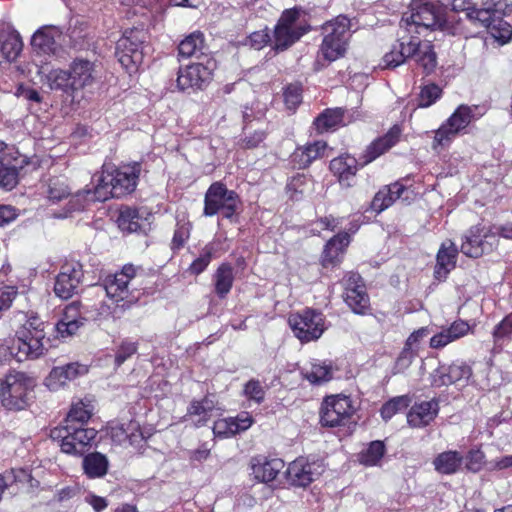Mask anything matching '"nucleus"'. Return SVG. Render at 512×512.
I'll use <instances>...</instances> for the list:
<instances>
[{"mask_svg":"<svg viewBox=\"0 0 512 512\" xmlns=\"http://www.w3.org/2000/svg\"><path fill=\"white\" fill-rule=\"evenodd\" d=\"M41 73L45 77L46 84L52 90H61L65 93H74L71 81L70 69L65 71L62 69H52L48 72L42 68Z\"/></svg>","mask_w":512,"mask_h":512,"instance_id":"35","label":"nucleus"},{"mask_svg":"<svg viewBox=\"0 0 512 512\" xmlns=\"http://www.w3.org/2000/svg\"><path fill=\"white\" fill-rule=\"evenodd\" d=\"M284 466V461L280 458L256 456L250 461L251 475L255 480L262 483H269L275 480Z\"/></svg>","mask_w":512,"mask_h":512,"instance_id":"22","label":"nucleus"},{"mask_svg":"<svg viewBox=\"0 0 512 512\" xmlns=\"http://www.w3.org/2000/svg\"><path fill=\"white\" fill-rule=\"evenodd\" d=\"M347 47L346 42L323 38L319 54L328 62H333L345 55Z\"/></svg>","mask_w":512,"mask_h":512,"instance_id":"43","label":"nucleus"},{"mask_svg":"<svg viewBox=\"0 0 512 512\" xmlns=\"http://www.w3.org/2000/svg\"><path fill=\"white\" fill-rule=\"evenodd\" d=\"M216 404L212 397H204L199 401H192L187 409L186 416L189 417L195 426L205 425L213 416Z\"/></svg>","mask_w":512,"mask_h":512,"instance_id":"30","label":"nucleus"},{"mask_svg":"<svg viewBox=\"0 0 512 512\" xmlns=\"http://www.w3.org/2000/svg\"><path fill=\"white\" fill-rule=\"evenodd\" d=\"M463 463L462 455L457 451L440 453L433 461L435 470L441 474L456 473Z\"/></svg>","mask_w":512,"mask_h":512,"instance_id":"37","label":"nucleus"},{"mask_svg":"<svg viewBox=\"0 0 512 512\" xmlns=\"http://www.w3.org/2000/svg\"><path fill=\"white\" fill-rule=\"evenodd\" d=\"M204 36L201 32H193L182 40L178 46L179 56L183 58L196 57L203 55Z\"/></svg>","mask_w":512,"mask_h":512,"instance_id":"38","label":"nucleus"},{"mask_svg":"<svg viewBox=\"0 0 512 512\" xmlns=\"http://www.w3.org/2000/svg\"><path fill=\"white\" fill-rule=\"evenodd\" d=\"M308 28L299 20V10H285L274 29L273 47L277 51H284L296 43Z\"/></svg>","mask_w":512,"mask_h":512,"instance_id":"7","label":"nucleus"},{"mask_svg":"<svg viewBox=\"0 0 512 512\" xmlns=\"http://www.w3.org/2000/svg\"><path fill=\"white\" fill-rule=\"evenodd\" d=\"M330 170L338 177L341 185L350 187L358 170V162L349 154L341 155L331 160Z\"/></svg>","mask_w":512,"mask_h":512,"instance_id":"26","label":"nucleus"},{"mask_svg":"<svg viewBox=\"0 0 512 512\" xmlns=\"http://www.w3.org/2000/svg\"><path fill=\"white\" fill-rule=\"evenodd\" d=\"M323 38L334 39L338 42L348 44L350 38V20L346 16H338L335 19L327 21L322 26Z\"/></svg>","mask_w":512,"mask_h":512,"instance_id":"33","label":"nucleus"},{"mask_svg":"<svg viewBox=\"0 0 512 512\" xmlns=\"http://www.w3.org/2000/svg\"><path fill=\"white\" fill-rule=\"evenodd\" d=\"M92 415V407L89 403L79 400L72 404L65 419V425L83 426Z\"/></svg>","mask_w":512,"mask_h":512,"instance_id":"41","label":"nucleus"},{"mask_svg":"<svg viewBox=\"0 0 512 512\" xmlns=\"http://www.w3.org/2000/svg\"><path fill=\"white\" fill-rule=\"evenodd\" d=\"M302 101L301 87L290 84L284 90V102L288 109L294 110Z\"/></svg>","mask_w":512,"mask_h":512,"instance_id":"53","label":"nucleus"},{"mask_svg":"<svg viewBox=\"0 0 512 512\" xmlns=\"http://www.w3.org/2000/svg\"><path fill=\"white\" fill-rule=\"evenodd\" d=\"M16 294L17 290L14 286L0 288V311L8 309L11 306Z\"/></svg>","mask_w":512,"mask_h":512,"instance_id":"64","label":"nucleus"},{"mask_svg":"<svg viewBox=\"0 0 512 512\" xmlns=\"http://www.w3.org/2000/svg\"><path fill=\"white\" fill-rule=\"evenodd\" d=\"M497 245L492 228L485 230L480 226L471 227L463 236L461 252L468 257L478 258L490 252Z\"/></svg>","mask_w":512,"mask_h":512,"instance_id":"15","label":"nucleus"},{"mask_svg":"<svg viewBox=\"0 0 512 512\" xmlns=\"http://www.w3.org/2000/svg\"><path fill=\"white\" fill-rule=\"evenodd\" d=\"M88 369L85 365L77 362L69 363L64 366L54 367L44 380V385L50 391H58L65 387L68 382L85 375Z\"/></svg>","mask_w":512,"mask_h":512,"instance_id":"21","label":"nucleus"},{"mask_svg":"<svg viewBox=\"0 0 512 512\" xmlns=\"http://www.w3.org/2000/svg\"><path fill=\"white\" fill-rule=\"evenodd\" d=\"M82 467L88 478H102L108 472L109 460L100 452L89 453L83 458Z\"/></svg>","mask_w":512,"mask_h":512,"instance_id":"34","label":"nucleus"},{"mask_svg":"<svg viewBox=\"0 0 512 512\" xmlns=\"http://www.w3.org/2000/svg\"><path fill=\"white\" fill-rule=\"evenodd\" d=\"M322 471V466L319 463H310L305 458L300 457L289 464L286 470V478L293 486L306 487L313 482Z\"/></svg>","mask_w":512,"mask_h":512,"instance_id":"17","label":"nucleus"},{"mask_svg":"<svg viewBox=\"0 0 512 512\" xmlns=\"http://www.w3.org/2000/svg\"><path fill=\"white\" fill-rule=\"evenodd\" d=\"M232 420L234 422V431L236 434L246 431L253 424V418L248 412H242L236 417H232Z\"/></svg>","mask_w":512,"mask_h":512,"instance_id":"63","label":"nucleus"},{"mask_svg":"<svg viewBox=\"0 0 512 512\" xmlns=\"http://www.w3.org/2000/svg\"><path fill=\"white\" fill-rule=\"evenodd\" d=\"M83 323L84 322L81 320H66L62 318L56 325L58 336L61 338H67L75 335Z\"/></svg>","mask_w":512,"mask_h":512,"instance_id":"52","label":"nucleus"},{"mask_svg":"<svg viewBox=\"0 0 512 512\" xmlns=\"http://www.w3.org/2000/svg\"><path fill=\"white\" fill-rule=\"evenodd\" d=\"M458 249L454 242L446 240L438 250L436 256V265L434 268V277L443 281L449 273L455 268L457 261Z\"/></svg>","mask_w":512,"mask_h":512,"instance_id":"23","label":"nucleus"},{"mask_svg":"<svg viewBox=\"0 0 512 512\" xmlns=\"http://www.w3.org/2000/svg\"><path fill=\"white\" fill-rule=\"evenodd\" d=\"M485 460L484 453L479 450H471L466 456V468L471 472H478L481 470Z\"/></svg>","mask_w":512,"mask_h":512,"instance_id":"58","label":"nucleus"},{"mask_svg":"<svg viewBox=\"0 0 512 512\" xmlns=\"http://www.w3.org/2000/svg\"><path fill=\"white\" fill-rule=\"evenodd\" d=\"M144 33L141 30L126 31L117 41L116 56L129 72L136 71L143 62Z\"/></svg>","mask_w":512,"mask_h":512,"instance_id":"11","label":"nucleus"},{"mask_svg":"<svg viewBox=\"0 0 512 512\" xmlns=\"http://www.w3.org/2000/svg\"><path fill=\"white\" fill-rule=\"evenodd\" d=\"M0 41L1 51L5 58L8 61L15 60L23 48V42L20 35L16 31H9L1 34Z\"/></svg>","mask_w":512,"mask_h":512,"instance_id":"39","label":"nucleus"},{"mask_svg":"<svg viewBox=\"0 0 512 512\" xmlns=\"http://www.w3.org/2000/svg\"><path fill=\"white\" fill-rule=\"evenodd\" d=\"M69 69L73 92L93 86L100 77L98 66L89 60L75 59Z\"/></svg>","mask_w":512,"mask_h":512,"instance_id":"19","label":"nucleus"},{"mask_svg":"<svg viewBox=\"0 0 512 512\" xmlns=\"http://www.w3.org/2000/svg\"><path fill=\"white\" fill-rule=\"evenodd\" d=\"M213 434L220 439L230 438L236 435L232 417L218 419L213 425Z\"/></svg>","mask_w":512,"mask_h":512,"instance_id":"49","label":"nucleus"},{"mask_svg":"<svg viewBox=\"0 0 512 512\" xmlns=\"http://www.w3.org/2000/svg\"><path fill=\"white\" fill-rule=\"evenodd\" d=\"M327 144L324 141H315L305 146L297 148L292 154V161L298 166V168L308 167L314 160L321 158Z\"/></svg>","mask_w":512,"mask_h":512,"instance_id":"31","label":"nucleus"},{"mask_svg":"<svg viewBox=\"0 0 512 512\" xmlns=\"http://www.w3.org/2000/svg\"><path fill=\"white\" fill-rule=\"evenodd\" d=\"M244 394L248 399L259 404L264 400L265 390L259 381L250 380L244 387Z\"/></svg>","mask_w":512,"mask_h":512,"instance_id":"56","label":"nucleus"},{"mask_svg":"<svg viewBox=\"0 0 512 512\" xmlns=\"http://www.w3.org/2000/svg\"><path fill=\"white\" fill-rule=\"evenodd\" d=\"M204 204L205 216H213L221 212L224 217L231 218L238 209L240 200L236 192L228 190L220 182H215L208 188Z\"/></svg>","mask_w":512,"mask_h":512,"instance_id":"9","label":"nucleus"},{"mask_svg":"<svg viewBox=\"0 0 512 512\" xmlns=\"http://www.w3.org/2000/svg\"><path fill=\"white\" fill-rule=\"evenodd\" d=\"M69 195V189L66 183L60 179L50 181L48 189V199L53 202H59Z\"/></svg>","mask_w":512,"mask_h":512,"instance_id":"50","label":"nucleus"},{"mask_svg":"<svg viewBox=\"0 0 512 512\" xmlns=\"http://www.w3.org/2000/svg\"><path fill=\"white\" fill-rule=\"evenodd\" d=\"M477 106L460 105L436 131L433 148L447 146L475 119Z\"/></svg>","mask_w":512,"mask_h":512,"instance_id":"10","label":"nucleus"},{"mask_svg":"<svg viewBox=\"0 0 512 512\" xmlns=\"http://www.w3.org/2000/svg\"><path fill=\"white\" fill-rule=\"evenodd\" d=\"M94 428L76 425H61L50 432V437L60 443L61 451L70 455H83L97 436Z\"/></svg>","mask_w":512,"mask_h":512,"instance_id":"6","label":"nucleus"},{"mask_svg":"<svg viewBox=\"0 0 512 512\" xmlns=\"http://www.w3.org/2000/svg\"><path fill=\"white\" fill-rule=\"evenodd\" d=\"M303 377L311 384L321 385L333 377L332 367L324 362L314 361L302 370Z\"/></svg>","mask_w":512,"mask_h":512,"instance_id":"36","label":"nucleus"},{"mask_svg":"<svg viewBox=\"0 0 512 512\" xmlns=\"http://www.w3.org/2000/svg\"><path fill=\"white\" fill-rule=\"evenodd\" d=\"M61 31L54 26H47L34 33L31 40L32 47L44 54H56L59 48Z\"/></svg>","mask_w":512,"mask_h":512,"instance_id":"24","label":"nucleus"},{"mask_svg":"<svg viewBox=\"0 0 512 512\" xmlns=\"http://www.w3.org/2000/svg\"><path fill=\"white\" fill-rule=\"evenodd\" d=\"M82 277L83 270L80 263H65L56 277L54 285L55 294L62 299L72 297L77 292Z\"/></svg>","mask_w":512,"mask_h":512,"instance_id":"16","label":"nucleus"},{"mask_svg":"<svg viewBox=\"0 0 512 512\" xmlns=\"http://www.w3.org/2000/svg\"><path fill=\"white\" fill-rule=\"evenodd\" d=\"M404 190L405 187L399 182L384 186L375 194L371 202V210L376 213H381L399 199Z\"/></svg>","mask_w":512,"mask_h":512,"instance_id":"29","label":"nucleus"},{"mask_svg":"<svg viewBox=\"0 0 512 512\" xmlns=\"http://www.w3.org/2000/svg\"><path fill=\"white\" fill-rule=\"evenodd\" d=\"M442 95V89L434 84L430 83L422 87L419 94L418 106L422 108L433 105Z\"/></svg>","mask_w":512,"mask_h":512,"instance_id":"47","label":"nucleus"},{"mask_svg":"<svg viewBox=\"0 0 512 512\" xmlns=\"http://www.w3.org/2000/svg\"><path fill=\"white\" fill-rule=\"evenodd\" d=\"M402 130L399 125H394L390 130L381 138L377 139L370 146H368L365 153V160L363 164H367L375 160L377 157L385 153L388 149L393 147L401 136Z\"/></svg>","mask_w":512,"mask_h":512,"instance_id":"28","label":"nucleus"},{"mask_svg":"<svg viewBox=\"0 0 512 512\" xmlns=\"http://www.w3.org/2000/svg\"><path fill=\"white\" fill-rule=\"evenodd\" d=\"M417 353L418 352L416 348L405 346L396 360L394 367L395 373L405 372L412 364L413 360L417 356Z\"/></svg>","mask_w":512,"mask_h":512,"instance_id":"51","label":"nucleus"},{"mask_svg":"<svg viewBox=\"0 0 512 512\" xmlns=\"http://www.w3.org/2000/svg\"><path fill=\"white\" fill-rule=\"evenodd\" d=\"M413 58L425 71L430 73L437 65L436 53L430 41H420L417 37L402 35L390 52L383 57L386 68H395L405 62L407 58Z\"/></svg>","mask_w":512,"mask_h":512,"instance_id":"2","label":"nucleus"},{"mask_svg":"<svg viewBox=\"0 0 512 512\" xmlns=\"http://www.w3.org/2000/svg\"><path fill=\"white\" fill-rule=\"evenodd\" d=\"M354 412L350 397L341 394L327 396L321 406V422L328 427L344 425Z\"/></svg>","mask_w":512,"mask_h":512,"instance_id":"12","label":"nucleus"},{"mask_svg":"<svg viewBox=\"0 0 512 512\" xmlns=\"http://www.w3.org/2000/svg\"><path fill=\"white\" fill-rule=\"evenodd\" d=\"M137 351L136 343L124 341L116 352L115 363L117 366L122 365L128 358H130Z\"/></svg>","mask_w":512,"mask_h":512,"instance_id":"61","label":"nucleus"},{"mask_svg":"<svg viewBox=\"0 0 512 512\" xmlns=\"http://www.w3.org/2000/svg\"><path fill=\"white\" fill-rule=\"evenodd\" d=\"M401 29L411 34L421 30H445L446 16L442 7H436L431 0H413L400 22Z\"/></svg>","mask_w":512,"mask_h":512,"instance_id":"3","label":"nucleus"},{"mask_svg":"<svg viewBox=\"0 0 512 512\" xmlns=\"http://www.w3.org/2000/svg\"><path fill=\"white\" fill-rule=\"evenodd\" d=\"M350 243V235L348 233H339L330 239L325 245L322 264L324 267H333L340 263L345 249Z\"/></svg>","mask_w":512,"mask_h":512,"instance_id":"27","label":"nucleus"},{"mask_svg":"<svg viewBox=\"0 0 512 512\" xmlns=\"http://www.w3.org/2000/svg\"><path fill=\"white\" fill-rule=\"evenodd\" d=\"M141 164L133 162L119 167L104 168L96 180L94 190H87L82 196L87 202L105 201L111 197L120 198L132 193L138 183Z\"/></svg>","mask_w":512,"mask_h":512,"instance_id":"1","label":"nucleus"},{"mask_svg":"<svg viewBox=\"0 0 512 512\" xmlns=\"http://www.w3.org/2000/svg\"><path fill=\"white\" fill-rule=\"evenodd\" d=\"M409 405L407 396H398L386 402L381 408V416L384 420L391 419L398 411Z\"/></svg>","mask_w":512,"mask_h":512,"instance_id":"48","label":"nucleus"},{"mask_svg":"<svg viewBox=\"0 0 512 512\" xmlns=\"http://www.w3.org/2000/svg\"><path fill=\"white\" fill-rule=\"evenodd\" d=\"M234 281L233 269L228 264H222L214 275L215 291L220 298H224L231 290Z\"/></svg>","mask_w":512,"mask_h":512,"instance_id":"40","label":"nucleus"},{"mask_svg":"<svg viewBox=\"0 0 512 512\" xmlns=\"http://www.w3.org/2000/svg\"><path fill=\"white\" fill-rule=\"evenodd\" d=\"M141 220L142 216L139 210L126 207L120 210L117 223L118 227L123 231L136 232L141 228Z\"/></svg>","mask_w":512,"mask_h":512,"instance_id":"44","label":"nucleus"},{"mask_svg":"<svg viewBox=\"0 0 512 512\" xmlns=\"http://www.w3.org/2000/svg\"><path fill=\"white\" fill-rule=\"evenodd\" d=\"M344 299L354 313L364 314L369 308V297L360 275L355 273L348 275L345 280Z\"/></svg>","mask_w":512,"mask_h":512,"instance_id":"20","label":"nucleus"},{"mask_svg":"<svg viewBox=\"0 0 512 512\" xmlns=\"http://www.w3.org/2000/svg\"><path fill=\"white\" fill-rule=\"evenodd\" d=\"M288 323L294 336L302 343L319 339L325 330L323 314L313 309L291 313Z\"/></svg>","mask_w":512,"mask_h":512,"instance_id":"8","label":"nucleus"},{"mask_svg":"<svg viewBox=\"0 0 512 512\" xmlns=\"http://www.w3.org/2000/svg\"><path fill=\"white\" fill-rule=\"evenodd\" d=\"M456 341L452 332H450V328H444L439 333L435 334L430 339V347L434 349L444 348L448 344Z\"/></svg>","mask_w":512,"mask_h":512,"instance_id":"57","label":"nucleus"},{"mask_svg":"<svg viewBox=\"0 0 512 512\" xmlns=\"http://www.w3.org/2000/svg\"><path fill=\"white\" fill-rule=\"evenodd\" d=\"M136 271L137 269L133 265L127 264L121 271L108 275L103 284L108 298L115 303L121 301L133 302L136 298L132 295L130 283L136 276Z\"/></svg>","mask_w":512,"mask_h":512,"instance_id":"14","label":"nucleus"},{"mask_svg":"<svg viewBox=\"0 0 512 512\" xmlns=\"http://www.w3.org/2000/svg\"><path fill=\"white\" fill-rule=\"evenodd\" d=\"M385 454V445L382 441H372L359 454V462L365 466H376Z\"/></svg>","mask_w":512,"mask_h":512,"instance_id":"42","label":"nucleus"},{"mask_svg":"<svg viewBox=\"0 0 512 512\" xmlns=\"http://www.w3.org/2000/svg\"><path fill=\"white\" fill-rule=\"evenodd\" d=\"M467 18L475 24L490 29L495 23V15L488 7L483 8L471 7L466 14Z\"/></svg>","mask_w":512,"mask_h":512,"instance_id":"45","label":"nucleus"},{"mask_svg":"<svg viewBox=\"0 0 512 512\" xmlns=\"http://www.w3.org/2000/svg\"><path fill=\"white\" fill-rule=\"evenodd\" d=\"M215 61L205 56L204 62H197L180 68L177 77V86L180 90L202 89L212 78Z\"/></svg>","mask_w":512,"mask_h":512,"instance_id":"13","label":"nucleus"},{"mask_svg":"<svg viewBox=\"0 0 512 512\" xmlns=\"http://www.w3.org/2000/svg\"><path fill=\"white\" fill-rule=\"evenodd\" d=\"M489 30L491 35L502 44L507 43L512 37L511 26L502 20L495 22Z\"/></svg>","mask_w":512,"mask_h":512,"instance_id":"54","label":"nucleus"},{"mask_svg":"<svg viewBox=\"0 0 512 512\" xmlns=\"http://www.w3.org/2000/svg\"><path fill=\"white\" fill-rule=\"evenodd\" d=\"M512 335V312L506 316L494 329L495 341L509 338Z\"/></svg>","mask_w":512,"mask_h":512,"instance_id":"59","label":"nucleus"},{"mask_svg":"<svg viewBox=\"0 0 512 512\" xmlns=\"http://www.w3.org/2000/svg\"><path fill=\"white\" fill-rule=\"evenodd\" d=\"M126 432L128 433L127 442L131 446L138 447L145 440L144 433L137 421H129L126 423Z\"/></svg>","mask_w":512,"mask_h":512,"instance_id":"55","label":"nucleus"},{"mask_svg":"<svg viewBox=\"0 0 512 512\" xmlns=\"http://www.w3.org/2000/svg\"><path fill=\"white\" fill-rule=\"evenodd\" d=\"M438 411L439 405L435 400L415 403L407 414V421L412 427H424L434 420Z\"/></svg>","mask_w":512,"mask_h":512,"instance_id":"25","label":"nucleus"},{"mask_svg":"<svg viewBox=\"0 0 512 512\" xmlns=\"http://www.w3.org/2000/svg\"><path fill=\"white\" fill-rule=\"evenodd\" d=\"M36 381L24 372L11 371L0 381V400L9 410H23L34 398Z\"/></svg>","mask_w":512,"mask_h":512,"instance_id":"4","label":"nucleus"},{"mask_svg":"<svg viewBox=\"0 0 512 512\" xmlns=\"http://www.w3.org/2000/svg\"><path fill=\"white\" fill-rule=\"evenodd\" d=\"M350 122L345 119V111L341 108L327 109L321 113L314 121L318 132L334 131Z\"/></svg>","mask_w":512,"mask_h":512,"instance_id":"32","label":"nucleus"},{"mask_svg":"<svg viewBox=\"0 0 512 512\" xmlns=\"http://www.w3.org/2000/svg\"><path fill=\"white\" fill-rule=\"evenodd\" d=\"M3 478H5L7 480V488H8L12 483H16V482L24 483V482L30 481L31 475H30L29 470L19 468V469H12L11 471L5 473L3 475Z\"/></svg>","mask_w":512,"mask_h":512,"instance_id":"62","label":"nucleus"},{"mask_svg":"<svg viewBox=\"0 0 512 512\" xmlns=\"http://www.w3.org/2000/svg\"><path fill=\"white\" fill-rule=\"evenodd\" d=\"M4 160L5 157L0 160V187L11 190L18 182V170L15 166L5 164Z\"/></svg>","mask_w":512,"mask_h":512,"instance_id":"46","label":"nucleus"},{"mask_svg":"<svg viewBox=\"0 0 512 512\" xmlns=\"http://www.w3.org/2000/svg\"><path fill=\"white\" fill-rule=\"evenodd\" d=\"M44 339V331H35L31 334L26 330H18L11 344L0 345V359L7 361L15 358L18 362L37 359L45 353Z\"/></svg>","mask_w":512,"mask_h":512,"instance_id":"5","label":"nucleus"},{"mask_svg":"<svg viewBox=\"0 0 512 512\" xmlns=\"http://www.w3.org/2000/svg\"><path fill=\"white\" fill-rule=\"evenodd\" d=\"M483 6L488 7L497 17L508 14L512 4L508 0H483Z\"/></svg>","mask_w":512,"mask_h":512,"instance_id":"60","label":"nucleus"},{"mask_svg":"<svg viewBox=\"0 0 512 512\" xmlns=\"http://www.w3.org/2000/svg\"><path fill=\"white\" fill-rule=\"evenodd\" d=\"M472 375L471 367L465 363H453L446 366L441 365L431 374V384L435 387L451 384H464Z\"/></svg>","mask_w":512,"mask_h":512,"instance_id":"18","label":"nucleus"}]
</instances>
